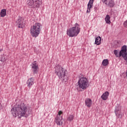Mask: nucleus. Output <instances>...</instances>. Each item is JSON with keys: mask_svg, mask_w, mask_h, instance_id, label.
<instances>
[{"mask_svg": "<svg viewBox=\"0 0 127 127\" xmlns=\"http://www.w3.org/2000/svg\"><path fill=\"white\" fill-rule=\"evenodd\" d=\"M6 59H7V56L3 55L1 56V57L0 58V61H1V62H5V61H6Z\"/></svg>", "mask_w": 127, "mask_h": 127, "instance_id": "nucleus-18", "label": "nucleus"}, {"mask_svg": "<svg viewBox=\"0 0 127 127\" xmlns=\"http://www.w3.org/2000/svg\"><path fill=\"white\" fill-rule=\"evenodd\" d=\"M16 25H17L18 28H22L24 26V24L23 23V20L19 18L16 21Z\"/></svg>", "mask_w": 127, "mask_h": 127, "instance_id": "nucleus-12", "label": "nucleus"}, {"mask_svg": "<svg viewBox=\"0 0 127 127\" xmlns=\"http://www.w3.org/2000/svg\"><path fill=\"white\" fill-rule=\"evenodd\" d=\"M111 17L109 15H107L105 17V21L108 24H111V20H110Z\"/></svg>", "mask_w": 127, "mask_h": 127, "instance_id": "nucleus-20", "label": "nucleus"}, {"mask_svg": "<svg viewBox=\"0 0 127 127\" xmlns=\"http://www.w3.org/2000/svg\"><path fill=\"white\" fill-rule=\"evenodd\" d=\"M73 120H74V115H70L68 116L67 121L71 122V121H73Z\"/></svg>", "mask_w": 127, "mask_h": 127, "instance_id": "nucleus-22", "label": "nucleus"}, {"mask_svg": "<svg viewBox=\"0 0 127 127\" xmlns=\"http://www.w3.org/2000/svg\"><path fill=\"white\" fill-rule=\"evenodd\" d=\"M92 100L90 98H87L85 100V106L88 108H91L92 105Z\"/></svg>", "mask_w": 127, "mask_h": 127, "instance_id": "nucleus-15", "label": "nucleus"}, {"mask_svg": "<svg viewBox=\"0 0 127 127\" xmlns=\"http://www.w3.org/2000/svg\"><path fill=\"white\" fill-rule=\"evenodd\" d=\"M26 84L28 88H31V86L34 84V79L32 77L29 78L26 82Z\"/></svg>", "mask_w": 127, "mask_h": 127, "instance_id": "nucleus-13", "label": "nucleus"}, {"mask_svg": "<svg viewBox=\"0 0 127 127\" xmlns=\"http://www.w3.org/2000/svg\"><path fill=\"white\" fill-rule=\"evenodd\" d=\"M32 111L28 109L26 105L22 103L20 104L15 105L11 110V113L14 118L19 117V119H20L21 117L27 118L31 114Z\"/></svg>", "mask_w": 127, "mask_h": 127, "instance_id": "nucleus-1", "label": "nucleus"}, {"mask_svg": "<svg viewBox=\"0 0 127 127\" xmlns=\"http://www.w3.org/2000/svg\"><path fill=\"white\" fill-rule=\"evenodd\" d=\"M63 113L62 111H59L57 117L55 118L56 123L58 126H61V125L63 124V122L62 121V115H61Z\"/></svg>", "mask_w": 127, "mask_h": 127, "instance_id": "nucleus-7", "label": "nucleus"}, {"mask_svg": "<svg viewBox=\"0 0 127 127\" xmlns=\"http://www.w3.org/2000/svg\"><path fill=\"white\" fill-rule=\"evenodd\" d=\"M127 55V46L124 45L122 47L121 51L119 53V57H122V56H125Z\"/></svg>", "mask_w": 127, "mask_h": 127, "instance_id": "nucleus-10", "label": "nucleus"}, {"mask_svg": "<svg viewBox=\"0 0 127 127\" xmlns=\"http://www.w3.org/2000/svg\"><path fill=\"white\" fill-rule=\"evenodd\" d=\"M41 3V0H30L28 5L31 8L39 7Z\"/></svg>", "mask_w": 127, "mask_h": 127, "instance_id": "nucleus-6", "label": "nucleus"}, {"mask_svg": "<svg viewBox=\"0 0 127 127\" xmlns=\"http://www.w3.org/2000/svg\"><path fill=\"white\" fill-rule=\"evenodd\" d=\"M80 25L76 23L74 25V27H72L67 30L66 34L69 37H74L79 34L80 33Z\"/></svg>", "mask_w": 127, "mask_h": 127, "instance_id": "nucleus-4", "label": "nucleus"}, {"mask_svg": "<svg viewBox=\"0 0 127 127\" xmlns=\"http://www.w3.org/2000/svg\"><path fill=\"white\" fill-rule=\"evenodd\" d=\"M102 65L103 66H108V65H109V60H104L102 62Z\"/></svg>", "mask_w": 127, "mask_h": 127, "instance_id": "nucleus-21", "label": "nucleus"}, {"mask_svg": "<svg viewBox=\"0 0 127 127\" xmlns=\"http://www.w3.org/2000/svg\"><path fill=\"white\" fill-rule=\"evenodd\" d=\"M101 40H102V38H101L100 36H98V37L95 38V44L97 45H100L101 44Z\"/></svg>", "mask_w": 127, "mask_h": 127, "instance_id": "nucleus-17", "label": "nucleus"}, {"mask_svg": "<svg viewBox=\"0 0 127 127\" xmlns=\"http://www.w3.org/2000/svg\"><path fill=\"white\" fill-rule=\"evenodd\" d=\"M122 57H123L124 60H125L126 61V64H127V55H125V56H122Z\"/></svg>", "mask_w": 127, "mask_h": 127, "instance_id": "nucleus-25", "label": "nucleus"}, {"mask_svg": "<svg viewBox=\"0 0 127 127\" xmlns=\"http://www.w3.org/2000/svg\"><path fill=\"white\" fill-rule=\"evenodd\" d=\"M109 92L106 91L101 96V99H102L103 101H107V100H108V97H109Z\"/></svg>", "mask_w": 127, "mask_h": 127, "instance_id": "nucleus-16", "label": "nucleus"}, {"mask_svg": "<svg viewBox=\"0 0 127 127\" xmlns=\"http://www.w3.org/2000/svg\"><path fill=\"white\" fill-rule=\"evenodd\" d=\"M32 67V71L33 74H36L37 73V70H38V64H36V61L32 63L31 64Z\"/></svg>", "mask_w": 127, "mask_h": 127, "instance_id": "nucleus-9", "label": "nucleus"}, {"mask_svg": "<svg viewBox=\"0 0 127 127\" xmlns=\"http://www.w3.org/2000/svg\"><path fill=\"white\" fill-rule=\"evenodd\" d=\"M114 53L116 57H120V55H119V52L117 50H115L114 51Z\"/></svg>", "mask_w": 127, "mask_h": 127, "instance_id": "nucleus-23", "label": "nucleus"}, {"mask_svg": "<svg viewBox=\"0 0 127 127\" xmlns=\"http://www.w3.org/2000/svg\"><path fill=\"white\" fill-rule=\"evenodd\" d=\"M1 107H2L1 104H0V110H1Z\"/></svg>", "mask_w": 127, "mask_h": 127, "instance_id": "nucleus-27", "label": "nucleus"}, {"mask_svg": "<svg viewBox=\"0 0 127 127\" xmlns=\"http://www.w3.org/2000/svg\"><path fill=\"white\" fill-rule=\"evenodd\" d=\"M41 26V24L39 23H36L33 26L31 27V34L33 37H37L39 33H40V27Z\"/></svg>", "mask_w": 127, "mask_h": 127, "instance_id": "nucleus-5", "label": "nucleus"}, {"mask_svg": "<svg viewBox=\"0 0 127 127\" xmlns=\"http://www.w3.org/2000/svg\"><path fill=\"white\" fill-rule=\"evenodd\" d=\"M55 74L59 77L60 80H62L64 84H67L69 77L67 75V70L62 67L61 65L58 64L55 67Z\"/></svg>", "mask_w": 127, "mask_h": 127, "instance_id": "nucleus-2", "label": "nucleus"}, {"mask_svg": "<svg viewBox=\"0 0 127 127\" xmlns=\"http://www.w3.org/2000/svg\"><path fill=\"white\" fill-rule=\"evenodd\" d=\"M93 3H94V0H90L87 4V10L86 11L87 13L91 12V8L93 7Z\"/></svg>", "mask_w": 127, "mask_h": 127, "instance_id": "nucleus-14", "label": "nucleus"}, {"mask_svg": "<svg viewBox=\"0 0 127 127\" xmlns=\"http://www.w3.org/2000/svg\"><path fill=\"white\" fill-rule=\"evenodd\" d=\"M0 14L1 17H4V16L6 15V10L5 9H2L0 13Z\"/></svg>", "mask_w": 127, "mask_h": 127, "instance_id": "nucleus-19", "label": "nucleus"}, {"mask_svg": "<svg viewBox=\"0 0 127 127\" xmlns=\"http://www.w3.org/2000/svg\"><path fill=\"white\" fill-rule=\"evenodd\" d=\"M102 1L106 5L110 6V7H113L115 5V2H114L113 0H102Z\"/></svg>", "mask_w": 127, "mask_h": 127, "instance_id": "nucleus-11", "label": "nucleus"}, {"mask_svg": "<svg viewBox=\"0 0 127 127\" xmlns=\"http://www.w3.org/2000/svg\"><path fill=\"white\" fill-rule=\"evenodd\" d=\"M94 10H95V11H97L98 10V8H97V7H95Z\"/></svg>", "mask_w": 127, "mask_h": 127, "instance_id": "nucleus-26", "label": "nucleus"}, {"mask_svg": "<svg viewBox=\"0 0 127 127\" xmlns=\"http://www.w3.org/2000/svg\"><path fill=\"white\" fill-rule=\"evenodd\" d=\"M115 113L116 116L118 118L122 119V117H123V115H122V113L121 112V106H116L115 107Z\"/></svg>", "mask_w": 127, "mask_h": 127, "instance_id": "nucleus-8", "label": "nucleus"}, {"mask_svg": "<svg viewBox=\"0 0 127 127\" xmlns=\"http://www.w3.org/2000/svg\"><path fill=\"white\" fill-rule=\"evenodd\" d=\"M123 25L124 27L127 28V20L124 22Z\"/></svg>", "mask_w": 127, "mask_h": 127, "instance_id": "nucleus-24", "label": "nucleus"}, {"mask_svg": "<svg viewBox=\"0 0 127 127\" xmlns=\"http://www.w3.org/2000/svg\"><path fill=\"white\" fill-rule=\"evenodd\" d=\"M77 83L78 84L76 86V89L78 92H83V91H85L89 87L88 78L86 76H84L83 75L79 76V79Z\"/></svg>", "mask_w": 127, "mask_h": 127, "instance_id": "nucleus-3", "label": "nucleus"}]
</instances>
